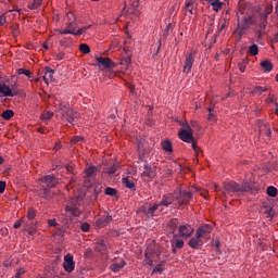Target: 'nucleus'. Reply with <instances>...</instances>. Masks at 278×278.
I'll return each mask as SVG.
<instances>
[{
    "label": "nucleus",
    "mask_w": 278,
    "mask_h": 278,
    "mask_svg": "<svg viewBox=\"0 0 278 278\" xmlns=\"http://www.w3.org/2000/svg\"><path fill=\"white\" fill-rule=\"evenodd\" d=\"M60 184V179H58L53 175H47L39 179V197L42 199H52L53 192H51V188H55Z\"/></svg>",
    "instance_id": "obj_1"
},
{
    "label": "nucleus",
    "mask_w": 278,
    "mask_h": 278,
    "mask_svg": "<svg viewBox=\"0 0 278 278\" xmlns=\"http://www.w3.org/2000/svg\"><path fill=\"white\" fill-rule=\"evenodd\" d=\"M223 188L225 191H223L224 197H240V194L244 192H251L252 186L249 182L238 184L236 181H228L224 182Z\"/></svg>",
    "instance_id": "obj_2"
},
{
    "label": "nucleus",
    "mask_w": 278,
    "mask_h": 278,
    "mask_svg": "<svg viewBox=\"0 0 278 278\" xmlns=\"http://www.w3.org/2000/svg\"><path fill=\"white\" fill-rule=\"evenodd\" d=\"M192 197H194V192L192 190L186 191L180 189L174 192V199L177 201L178 205H188V203L192 201Z\"/></svg>",
    "instance_id": "obj_3"
},
{
    "label": "nucleus",
    "mask_w": 278,
    "mask_h": 278,
    "mask_svg": "<svg viewBox=\"0 0 278 278\" xmlns=\"http://www.w3.org/2000/svg\"><path fill=\"white\" fill-rule=\"evenodd\" d=\"M193 132L188 131L187 129H180L178 132V137L182 142H187L188 144H191L193 151L195 153H199L201 151V148L197 144V141H194V135Z\"/></svg>",
    "instance_id": "obj_4"
},
{
    "label": "nucleus",
    "mask_w": 278,
    "mask_h": 278,
    "mask_svg": "<svg viewBox=\"0 0 278 278\" xmlns=\"http://www.w3.org/2000/svg\"><path fill=\"white\" fill-rule=\"evenodd\" d=\"M194 58H197V52H188L185 56V64L182 66V73L185 75H190L192 73V66L194 65Z\"/></svg>",
    "instance_id": "obj_5"
},
{
    "label": "nucleus",
    "mask_w": 278,
    "mask_h": 278,
    "mask_svg": "<svg viewBox=\"0 0 278 278\" xmlns=\"http://www.w3.org/2000/svg\"><path fill=\"white\" fill-rule=\"evenodd\" d=\"M60 110L63 118H66L67 123H71V125H73V123H75V118H77L78 116L77 112L68 108V105H63Z\"/></svg>",
    "instance_id": "obj_6"
},
{
    "label": "nucleus",
    "mask_w": 278,
    "mask_h": 278,
    "mask_svg": "<svg viewBox=\"0 0 278 278\" xmlns=\"http://www.w3.org/2000/svg\"><path fill=\"white\" fill-rule=\"evenodd\" d=\"M96 60L101 71H110V68L116 67V63H114L110 58L97 56Z\"/></svg>",
    "instance_id": "obj_7"
},
{
    "label": "nucleus",
    "mask_w": 278,
    "mask_h": 278,
    "mask_svg": "<svg viewBox=\"0 0 278 278\" xmlns=\"http://www.w3.org/2000/svg\"><path fill=\"white\" fill-rule=\"evenodd\" d=\"M253 23V18L251 17H244L241 23L238 24L236 31L239 36H244L247 34V30L250 29V25Z\"/></svg>",
    "instance_id": "obj_8"
},
{
    "label": "nucleus",
    "mask_w": 278,
    "mask_h": 278,
    "mask_svg": "<svg viewBox=\"0 0 278 278\" xmlns=\"http://www.w3.org/2000/svg\"><path fill=\"white\" fill-rule=\"evenodd\" d=\"M63 268L65 273H73V270H75V260L73 258V254H66L64 256Z\"/></svg>",
    "instance_id": "obj_9"
},
{
    "label": "nucleus",
    "mask_w": 278,
    "mask_h": 278,
    "mask_svg": "<svg viewBox=\"0 0 278 278\" xmlns=\"http://www.w3.org/2000/svg\"><path fill=\"white\" fill-rule=\"evenodd\" d=\"M192 233H194V228L188 224L180 225L178 228V237L180 238H190Z\"/></svg>",
    "instance_id": "obj_10"
},
{
    "label": "nucleus",
    "mask_w": 278,
    "mask_h": 278,
    "mask_svg": "<svg viewBox=\"0 0 278 278\" xmlns=\"http://www.w3.org/2000/svg\"><path fill=\"white\" fill-rule=\"evenodd\" d=\"M179 235L174 233L173 238L170 239L172 244V253H177V249H184V240L179 239Z\"/></svg>",
    "instance_id": "obj_11"
},
{
    "label": "nucleus",
    "mask_w": 278,
    "mask_h": 278,
    "mask_svg": "<svg viewBox=\"0 0 278 278\" xmlns=\"http://www.w3.org/2000/svg\"><path fill=\"white\" fill-rule=\"evenodd\" d=\"M188 244L191 249L199 250L203 247V239L195 233V236L189 240Z\"/></svg>",
    "instance_id": "obj_12"
},
{
    "label": "nucleus",
    "mask_w": 278,
    "mask_h": 278,
    "mask_svg": "<svg viewBox=\"0 0 278 278\" xmlns=\"http://www.w3.org/2000/svg\"><path fill=\"white\" fill-rule=\"evenodd\" d=\"M0 94L3 97H16V91L14 89L11 90L10 86H8L5 83H1Z\"/></svg>",
    "instance_id": "obj_13"
},
{
    "label": "nucleus",
    "mask_w": 278,
    "mask_h": 278,
    "mask_svg": "<svg viewBox=\"0 0 278 278\" xmlns=\"http://www.w3.org/2000/svg\"><path fill=\"white\" fill-rule=\"evenodd\" d=\"M195 233L198 235V238H205L207 233H212V226L204 224L197 229Z\"/></svg>",
    "instance_id": "obj_14"
},
{
    "label": "nucleus",
    "mask_w": 278,
    "mask_h": 278,
    "mask_svg": "<svg viewBox=\"0 0 278 278\" xmlns=\"http://www.w3.org/2000/svg\"><path fill=\"white\" fill-rule=\"evenodd\" d=\"M157 210H160V204L154 203L151 207H142L141 212H143L147 218H153Z\"/></svg>",
    "instance_id": "obj_15"
},
{
    "label": "nucleus",
    "mask_w": 278,
    "mask_h": 278,
    "mask_svg": "<svg viewBox=\"0 0 278 278\" xmlns=\"http://www.w3.org/2000/svg\"><path fill=\"white\" fill-rule=\"evenodd\" d=\"M173 201H175V193L172 194H165L162 197L161 202L159 203L160 207H162V205L164 207H168V205H173Z\"/></svg>",
    "instance_id": "obj_16"
},
{
    "label": "nucleus",
    "mask_w": 278,
    "mask_h": 278,
    "mask_svg": "<svg viewBox=\"0 0 278 278\" xmlns=\"http://www.w3.org/2000/svg\"><path fill=\"white\" fill-rule=\"evenodd\" d=\"M53 75H55V71H53L51 67H46L45 75L42 77L45 84L49 85V81H53Z\"/></svg>",
    "instance_id": "obj_17"
},
{
    "label": "nucleus",
    "mask_w": 278,
    "mask_h": 278,
    "mask_svg": "<svg viewBox=\"0 0 278 278\" xmlns=\"http://www.w3.org/2000/svg\"><path fill=\"white\" fill-rule=\"evenodd\" d=\"M110 223H112L111 215H106L105 217H101L96 220L97 227H105V225H110Z\"/></svg>",
    "instance_id": "obj_18"
},
{
    "label": "nucleus",
    "mask_w": 278,
    "mask_h": 278,
    "mask_svg": "<svg viewBox=\"0 0 278 278\" xmlns=\"http://www.w3.org/2000/svg\"><path fill=\"white\" fill-rule=\"evenodd\" d=\"M257 127L260 130V134H266V136H270V128L268 127V124L265 122L258 121L257 122Z\"/></svg>",
    "instance_id": "obj_19"
},
{
    "label": "nucleus",
    "mask_w": 278,
    "mask_h": 278,
    "mask_svg": "<svg viewBox=\"0 0 278 278\" xmlns=\"http://www.w3.org/2000/svg\"><path fill=\"white\" fill-rule=\"evenodd\" d=\"M167 227L170 229L173 236H175V231H177V227H179V222L177 218H173L167 223Z\"/></svg>",
    "instance_id": "obj_20"
},
{
    "label": "nucleus",
    "mask_w": 278,
    "mask_h": 278,
    "mask_svg": "<svg viewBox=\"0 0 278 278\" xmlns=\"http://www.w3.org/2000/svg\"><path fill=\"white\" fill-rule=\"evenodd\" d=\"M266 25H268V16H266V14L261 13L258 18V27L261 29H266Z\"/></svg>",
    "instance_id": "obj_21"
},
{
    "label": "nucleus",
    "mask_w": 278,
    "mask_h": 278,
    "mask_svg": "<svg viewBox=\"0 0 278 278\" xmlns=\"http://www.w3.org/2000/svg\"><path fill=\"white\" fill-rule=\"evenodd\" d=\"M210 5H212L214 12H218L219 10H223V2L220 0H211L208 1Z\"/></svg>",
    "instance_id": "obj_22"
},
{
    "label": "nucleus",
    "mask_w": 278,
    "mask_h": 278,
    "mask_svg": "<svg viewBox=\"0 0 278 278\" xmlns=\"http://www.w3.org/2000/svg\"><path fill=\"white\" fill-rule=\"evenodd\" d=\"M125 261H121L119 263H113L111 265V270H113V273H118L122 268H125Z\"/></svg>",
    "instance_id": "obj_23"
},
{
    "label": "nucleus",
    "mask_w": 278,
    "mask_h": 278,
    "mask_svg": "<svg viewBox=\"0 0 278 278\" xmlns=\"http://www.w3.org/2000/svg\"><path fill=\"white\" fill-rule=\"evenodd\" d=\"M162 149L167 153H173V143L170 140L166 139L162 142Z\"/></svg>",
    "instance_id": "obj_24"
},
{
    "label": "nucleus",
    "mask_w": 278,
    "mask_h": 278,
    "mask_svg": "<svg viewBox=\"0 0 278 278\" xmlns=\"http://www.w3.org/2000/svg\"><path fill=\"white\" fill-rule=\"evenodd\" d=\"M106 249V245H105V240L101 239L100 241H98L96 243V251L98 253H103Z\"/></svg>",
    "instance_id": "obj_25"
},
{
    "label": "nucleus",
    "mask_w": 278,
    "mask_h": 278,
    "mask_svg": "<svg viewBox=\"0 0 278 278\" xmlns=\"http://www.w3.org/2000/svg\"><path fill=\"white\" fill-rule=\"evenodd\" d=\"M122 184H124L125 188H128L129 190H136V184L129 180V178H123Z\"/></svg>",
    "instance_id": "obj_26"
},
{
    "label": "nucleus",
    "mask_w": 278,
    "mask_h": 278,
    "mask_svg": "<svg viewBox=\"0 0 278 278\" xmlns=\"http://www.w3.org/2000/svg\"><path fill=\"white\" fill-rule=\"evenodd\" d=\"M261 66L264 68L265 73H270V71H273V63H270V61H263Z\"/></svg>",
    "instance_id": "obj_27"
},
{
    "label": "nucleus",
    "mask_w": 278,
    "mask_h": 278,
    "mask_svg": "<svg viewBox=\"0 0 278 278\" xmlns=\"http://www.w3.org/2000/svg\"><path fill=\"white\" fill-rule=\"evenodd\" d=\"M214 105L207 109L210 123H216V114L214 113Z\"/></svg>",
    "instance_id": "obj_28"
},
{
    "label": "nucleus",
    "mask_w": 278,
    "mask_h": 278,
    "mask_svg": "<svg viewBox=\"0 0 278 278\" xmlns=\"http://www.w3.org/2000/svg\"><path fill=\"white\" fill-rule=\"evenodd\" d=\"M65 212H68L72 216H79L80 214L79 208L75 206H65Z\"/></svg>",
    "instance_id": "obj_29"
},
{
    "label": "nucleus",
    "mask_w": 278,
    "mask_h": 278,
    "mask_svg": "<svg viewBox=\"0 0 278 278\" xmlns=\"http://www.w3.org/2000/svg\"><path fill=\"white\" fill-rule=\"evenodd\" d=\"M13 117H14V111H12V110H5V111L2 112V118H3L4 121H10V119L13 118Z\"/></svg>",
    "instance_id": "obj_30"
},
{
    "label": "nucleus",
    "mask_w": 278,
    "mask_h": 278,
    "mask_svg": "<svg viewBox=\"0 0 278 278\" xmlns=\"http://www.w3.org/2000/svg\"><path fill=\"white\" fill-rule=\"evenodd\" d=\"M249 53H250V55H257L260 53V47H257V45L253 43L249 48Z\"/></svg>",
    "instance_id": "obj_31"
},
{
    "label": "nucleus",
    "mask_w": 278,
    "mask_h": 278,
    "mask_svg": "<svg viewBox=\"0 0 278 278\" xmlns=\"http://www.w3.org/2000/svg\"><path fill=\"white\" fill-rule=\"evenodd\" d=\"M142 177H151V165L148 163L144 164V170L142 172Z\"/></svg>",
    "instance_id": "obj_32"
},
{
    "label": "nucleus",
    "mask_w": 278,
    "mask_h": 278,
    "mask_svg": "<svg viewBox=\"0 0 278 278\" xmlns=\"http://www.w3.org/2000/svg\"><path fill=\"white\" fill-rule=\"evenodd\" d=\"M42 5V0H34L31 4L28 5L30 10H38Z\"/></svg>",
    "instance_id": "obj_33"
},
{
    "label": "nucleus",
    "mask_w": 278,
    "mask_h": 278,
    "mask_svg": "<svg viewBox=\"0 0 278 278\" xmlns=\"http://www.w3.org/2000/svg\"><path fill=\"white\" fill-rule=\"evenodd\" d=\"M266 90H268L266 87L256 86V87H254L252 93L253 94H262V92H266Z\"/></svg>",
    "instance_id": "obj_34"
},
{
    "label": "nucleus",
    "mask_w": 278,
    "mask_h": 278,
    "mask_svg": "<svg viewBox=\"0 0 278 278\" xmlns=\"http://www.w3.org/2000/svg\"><path fill=\"white\" fill-rule=\"evenodd\" d=\"M86 177H92V175H94V173H97V167L94 166H89L86 170Z\"/></svg>",
    "instance_id": "obj_35"
},
{
    "label": "nucleus",
    "mask_w": 278,
    "mask_h": 278,
    "mask_svg": "<svg viewBox=\"0 0 278 278\" xmlns=\"http://www.w3.org/2000/svg\"><path fill=\"white\" fill-rule=\"evenodd\" d=\"M267 194L268 197H277V188H275L274 186H269L267 187Z\"/></svg>",
    "instance_id": "obj_36"
},
{
    "label": "nucleus",
    "mask_w": 278,
    "mask_h": 278,
    "mask_svg": "<svg viewBox=\"0 0 278 278\" xmlns=\"http://www.w3.org/2000/svg\"><path fill=\"white\" fill-rule=\"evenodd\" d=\"M79 51H81V53L88 54L90 53V46H88V43H81L79 46Z\"/></svg>",
    "instance_id": "obj_37"
},
{
    "label": "nucleus",
    "mask_w": 278,
    "mask_h": 278,
    "mask_svg": "<svg viewBox=\"0 0 278 278\" xmlns=\"http://www.w3.org/2000/svg\"><path fill=\"white\" fill-rule=\"evenodd\" d=\"M185 10H187L189 12V14H193L194 2L193 1L187 2L185 5Z\"/></svg>",
    "instance_id": "obj_38"
},
{
    "label": "nucleus",
    "mask_w": 278,
    "mask_h": 278,
    "mask_svg": "<svg viewBox=\"0 0 278 278\" xmlns=\"http://www.w3.org/2000/svg\"><path fill=\"white\" fill-rule=\"evenodd\" d=\"M104 194H106L108 197H116V189L108 187L104 191Z\"/></svg>",
    "instance_id": "obj_39"
},
{
    "label": "nucleus",
    "mask_w": 278,
    "mask_h": 278,
    "mask_svg": "<svg viewBox=\"0 0 278 278\" xmlns=\"http://www.w3.org/2000/svg\"><path fill=\"white\" fill-rule=\"evenodd\" d=\"M17 73H18V75H26V77L31 79V72H29V70L18 68Z\"/></svg>",
    "instance_id": "obj_40"
},
{
    "label": "nucleus",
    "mask_w": 278,
    "mask_h": 278,
    "mask_svg": "<svg viewBox=\"0 0 278 278\" xmlns=\"http://www.w3.org/2000/svg\"><path fill=\"white\" fill-rule=\"evenodd\" d=\"M36 218V210L34 208H28L27 212V219L28 220H34Z\"/></svg>",
    "instance_id": "obj_41"
},
{
    "label": "nucleus",
    "mask_w": 278,
    "mask_h": 278,
    "mask_svg": "<svg viewBox=\"0 0 278 278\" xmlns=\"http://www.w3.org/2000/svg\"><path fill=\"white\" fill-rule=\"evenodd\" d=\"M27 271L25 270V268H20L17 271H16V274H15V277L14 278H23V277H25V274H26Z\"/></svg>",
    "instance_id": "obj_42"
},
{
    "label": "nucleus",
    "mask_w": 278,
    "mask_h": 278,
    "mask_svg": "<svg viewBox=\"0 0 278 278\" xmlns=\"http://www.w3.org/2000/svg\"><path fill=\"white\" fill-rule=\"evenodd\" d=\"M121 64L126 65V68H129V66L131 64V58L127 56V58L123 59Z\"/></svg>",
    "instance_id": "obj_43"
},
{
    "label": "nucleus",
    "mask_w": 278,
    "mask_h": 278,
    "mask_svg": "<svg viewBox=\"0 0 278 278\" xmlns=\"http://www.w3.org/2000/svg\"><path fill=\"white\" fill-rule=\"evenodd\" d=\"M79 142H84V137H79V136L73 137L72 139L73 144H79Z\"/></svg>",
    "instance_id": "obj_44"
},
{
    "label": "nucleus",
    "mask_w": 278,
    "mask_h": 278,
    "mask_svg": "<svg viewBox=\"0 0 278 278\" xmlns=\"http://www.w3.org/2000/svg\"><path fill=\"white\" fill-rule=\"evenodd\" d=\"M118 168V164H114L111 168H109V170H106V173H109V175H114Z\"/></svg>",
    "instance_id": "obj_45"
},
{
    "label": "nucleus",
    "mask_w": 278,
    "mask_h": 278,
    "mask_svg": "<svg viewBox=\"0 0 278 278\" xmlns=\"http://www.w3.org/2000/svg\"><path fill=\"white\" fill-rule=\"evenodd\" d=\"M152 273H157L159 275H162V273H164V269L162 268V265H157L152 269Z\"/></svg>",
    "instance_id": "obj_46"
},
{
    "label": "nucleus",
    "mask_w": 278,
    "mask_h": 278,
    "mask_svg": "<svg viewBox=\"0 0 278 278\" xmlns=\"http://www.w3.org/2000/svg\"><path fill=\"white\" fill-rule=\"evenodd\" d=\"M93 192H94L96 199H98L99 194H101V186L100 185H96L94 189H93Z\"/></svg>",
    "instance_id": "obj_47"
},
{
    "label": "nucleus",
    "mask_w": 278,
    "mask_h": 278,
    "mask_svg": "<svg viewBox=\"0 0 278 278\" xmlns=\"http://www.w3.org/2000/svg\"><path fill=\"white\" fill-rule=\"evenodd\" d=\"M80 229H81V231H85V232L90 231V224H88V223L81 224Z\"/></svg>",
    "instance_id": "obj_48"
},
{
    "label": "nucleus",
    "mask_w": 278,
    "mask_h": 278,
    "mask_svg": "<svg viewBox=\"0 0 278 278\" xmlns=\"http://www.w3.org/2000/svg\"><path fill=\"white\" fill-rule=\"evenodd\" d=\"M271 13H273V4H269V5L266 7L265 12L262 13V14H266V16H268Z\"/></svg>",
    "instance_id": "obj_49"
},
{
    "label": "nucleus",
    "mask_w": 278,
    "mask_h": 278,
    "mask_svg": "<svg viewBox=\"0 0 278 278\" xmlns=\"http://www.w3.org/2000/svg\"><path fill=\"white\" fill-rule=\"evenodd\" d=\"M83 34H86V28L81 27L77 31L74 30V36H83Z\"/></svg>",
    "instance_id": "obj_50"
},
{
    "label": "nucleus",
    "mask_w": 278,
    "mask_h": 278,
    "mask_svg": "<svg viewBox=\"0 0 278 278\" xmlns=\"http://www.w3.org/2000/svg\"><path fill=\"white\" fill-rule=\"evenodd\" d=\"M146 264H149V266L153 264V260H151V256H149V252H146Z\"/></svg>",
    "instance_id": "obj_51"
},
{
    "label": "nucleus",
    "mask_w": 278,
    "mask_h": 278,
    "mask_svg": "<svg viewBox=\"0 0 278 278\" xmlns=\"http://www.w3.org/2000/svg\"><path fill=\"white\" fill-rule=\"evenodd\" d=\"M25 220V218L20 219L18 222H16L14 224V229H21V225H23V222Z\"/></svg>",
    "instance_id": "obj_52"
},
{
    "label": "nucleus",
    "mask_w": 278,
    "mask_h": 278,
    "mask_svg": "<svg viewBox=\"0 0 278 278\" xmlns=\"http://www.w3.org/2000/svg\"><path fill=\"white\" fill-rule=\"evenodd\" d=\"M182 127H184V128H181V129H187L188 131H190V132L193 134V131H192V126H190V124L185 123V124H182Z\"/></svg>",
    "instance_id": "obj_53"
},
{
    "label": "nucleus",
    "mask_w": 278,
    "mask_h": 278,
    "mask_svg": "<svg viewBox=\"0 0 278 278\" xmlns=\"http://www.w3.org/2000/svg\"><path fill=\"white\" fill-rule=\"evenodd\" d=\"M61 34H64V35L72 34V36H75V30L66 28V29L61 30Z\"/></svg>",
    "instance_id": "obj_54"
},
{
    "label": "nucleus",
    "mask_w": 278,
    "mask_h": 278,
    "mask_svg": "<svg viewBox=\"0 0 278 278\" xmlns=\"http://www.w3.org/2000/svg\"><path fill=\"white\" fill-rule=\"evenodd\" d=\"M43 118H45L46 121H49V119L53 118V112H47V113L43 115Z\"/></svg>",
    "instance_id": "obj_55"
},
{
    "label": "nucleus",
    "mask_w": 278,
    "mask_h": 278,
    "mask_svg": "<svg viewBox=\"0 0 278 278\" xmlns=\"http://www.w3.org/2000/svg\"><path fill=\"white\" fill-rule=\"evenodd\" d=\"M5 192V181L0 180V194H3Z\"/></svg>",
    "instance_id": "obj_56"
},
{
    "label": "nucleus",
    "mask_w": 278,
    "mask_h": 278,
    "mask_svg": "<svg viewBox=\"0 0 278 278\" xmlns=\"http://www.w3.org/2000/svg\"><path fill=\"white\" fill-rule=\"evenodd\" d=\"M67 18H68V21H71V23H75V21H76V18H75V14H73V13H67Z\"/></svg>",
    "instance_id": "obj_57"
},
{
    "label": "nucleus",
    "mask_w": 278,
    "mask_h": 278,
    "mask_svg": "<svg viewBox=\"0 0 278 278\" xmlns=\"http://www.w3.org/2000/svg\"><path fill=\"white\" fill-rule=\"evenodd\" d=\"M48 225L50 227H58V222H55V219H48Z\"/></svg>",
    "instance_id": "obj_58"
},
{
    "label": "nucleus",
    "mask_w": 278,
    "mask_h": 278,
    "mask_svg": "<svg viewBox=\"0 0 278 278\" xmlns=\"http://www.w3.org/2000/svg\"><path fill=\"white\" fill-rule=\"evenodd\" d=\"M67 29H72V31H75V22H70L67 24Z\"/></svg>",
    "instance_id": "obj_59"
},
{
    "label": "nucleus",
    "mask_w": 278,
    "mask_h": 278,
    "mask_svg": "<svg viewBox=\"0 0 278 278\" xmlns=\"http://www.w3.org/2000/svg\"><path fill=\"white\" fill-rule=\"evenodd\" d=\"M257 38H262L264 36V28H261L260 30L256 31Z\"/></svg>",
    "instance_id": "obj_60"
},
{
    "label": "nucleus",
    "mask_w": 278,
    "mask_h": 278,
    "mask_svg": "<svg viewBox=\"0 0 278 278\" xmlns=\"http://www.w3.org/2000/svg\"><path fill=\"white\" fill-rule=\"evenodd\" d=\"M240 73H244L247 71V66L244 64H239Z\"/></svg>",
    "instance_id": "obj_61"
},
{
    "label": "nucleus",
    "mask_w": 278,
    "mask_h": 278,
    "mask_svg": "<svg viewBox=\"0 0 278 278\" xmlns=\"http://www.w3.org/2000/svg\"><path fill=\"white\" fill-rule=\"evenodd\" d=\"M214 244H215V248L217 249V251L220 249V241H218V240H216L215 242H214Z\"/></svg>",
    "instance_id": "obj_62"
},
{
    "label": "nucleus",
    "mask_w": 278,
    "mask_h": 278,
    "mask_svg": "<svg viewBox=\"0 0 278 278\" xmlns=\"http://www.w3.org/2000/svg\"><path fill=\"white\" fill-rule=\"evenodd\" d=\"M131 5L134 9L138 8V5H139L138 0L132 1Z\"/></svg>",
    "instance_id": "obj_63"
},
{
    "label": "nucleus",
    "mask_w": 278,
    "mask_h": 278,
    "mask_svg": "<svg viewBox=\"0 0 278 278\" xmlns=\"http://www.w3.org/2000/svg\"><path fill=\"white\" fill-rule=\"evenodd\" d=\"M190 127H197V122L195 121H191L190 122Z\"/></svg>",
    "instance_id": "obj_64"
}]
</instances>
